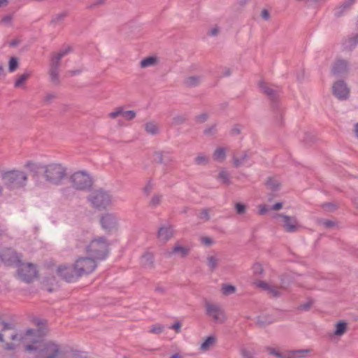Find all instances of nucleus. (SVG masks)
Here are the masks:
<instances>
[{
  "instance_id": "obj_5",
  "label": "nucleus",
  "mask_w": 358,
  "mask_h": 358,
  "mask_svg": "<svg viewBox=\"0 0 358 358\" xmlns=\"http://www.w3.org/2000/svg\"><path fill=\"white\" fill-rule=\"evenodd\" d=\"M87 251L93 259H101L108 253V244L103 238L94 239L87 246Z\"/></svg>"
},
{
  "instance_id": "obj_40",
  "label": "nucleus",
  "mask_w": 358,
  "mask_h": 358,
  "mask_svg": "<svg viewBox=\"0 0 358 358\" xmlns=\"http://www.w3.org/2000/svg\"><path fill=\"white\" fill-rule=\"evenodd\" d=\"M262 90L268 95H271L273 93V90H272L267 84L262 85Z\"/></svg>"
},
{
  "instance_id": "obj_12",
  "label": "nucleus",
  "mask_w": 358,
  "mask_h": 358,
  "mask_svg": "<svg viewBox=\"0 0 358 358\" xmlns=\"http://www.w3.org/2000/svg\"><path fill=\"white\" fill-rule=\"evenodd\" d=\"M333 94L339 100L348 99L350 96V90L343 80H337L332 85Z\"/></svg>"
},
{
  "instance_id": "obj_45",
  "label": "nucleus",
  "mask_w": 358,
  "mask_h": 358,
  "mask_svg": "<svg viewBox=\"0 0 358 358\" xmlns=\"http://www.w3.org/2000/svg\"><path fill=\"white\" fill-rule=\"evenodd\" d=\"M308 352H309V350H299V351H296L294 352V355L296 357H303L304 355L308 353Z\"/></svg>"
},
{
  "instance_id": "obj_33",
  "label": "nucleus",
  "mask_w": 358,
  "mask_h": 358,
  "mask_svg": "<svg viewBox=\"0 0 358 358\" xmlns=\"http://www.w3.org/2000/svg\"><path fill=\"white\" fill-rule=\"evenodd\" d=\"M18 67V61L15 57H11L9 61L8 69L10 72L15 71Z\"/></svg>"
},
{
  "instance_id": "obj_27",
  "label": "nucleus",
  "mask_w": 358,
  "mask_h": 358,
  "mask_svg": "<svg viewBox=\"0 0 358 358\" xmlns=\"http://www.w3.org/2000/svg\"><path fill=\"white\" fill-rule=\"evenodd\" d=\"M219 262V259L215 255H210L206 259L207 266L211 269L214 270L217 268Z\"/></svg>"
},
{
  "instance_id": "obj_4",
  "label": "nucleus",
  "mask_w": 358,
  "mask_h": 358,
  "mask_svg": "<svg viewBox=\"0 0 358 358\" xmlns=\"http://www.w3.org/2000/svg\"><path fill=\"white\" fill-rule=\"evenodd\" d=\"M25 334L26 331L18 334L15 328L5 324L0 332V341L2 343V347L6 350H13L20 344L24 345L22 338Z\"/></svg>"
},
{
  "instance_id": "obj_17",
  "label": "nucleus",
  "mask_w": 358,
  "mask_h": 358,
  "mask_svg": "<svg viewBox=\"0 0 358 358\" xmlns=\"http://www.w3.org/2000/svg\"><path fill=\"white\" fill-rule=\"evenodd\" d=\"M253 284L256 287H258L262 290L268 291V293L273 296H277L280 294V292L277 290L276 288L273 287L272 285H269L265 281L256 280L253 282Z\"/></svg>"
},
{
  "instance_id": "obj_39",
  "label": "nucleus",
  "mask_w": 358,
  "mask_h": 358,
  "mask_svg": "<svg viewBox=\"0 0 358 358\" xmlns=\"http://www.w3.org/2000/svg\"><path fill=\"white\" fill-rule=\"evenodd\" d=\"M235 208L238 214H243L246 210L245 206L241 203H236L235 206Z\"/></svg>"
},
{
  "instance_id": "obj_29",
  "label": "nucleus",
  "mask_w": 358,
  "mask_h": 358,
  "mask_svg": "<svg viewBox=\"0 0 358 358\" xmlns=\"http://www.w3.org/2000/svg\"><path fill=\"white\" fill-rule=\"evenodd\" d=\"M217 178L218 180L224 183V184H229V175L228 173V172L225 170H222L218 176H217Z\"/></svg>"
},
{
  "instance_id": "obj_10",
  "label": "nucleus",
  "mask_w": 358,
  "mask_h": 358,
  "mask_svg": "<svg viewBox=\"0 0 358 358\" xmlns=\"http://www.w3.org/2000/svg\"><path fill=\"white\" fill-rule=\"evenodd\" d=\"M65 174L64 167L59 164H49L45 168V178L54 183L59 182L65 176Z\"/></svg>"
},
{
  "instance_id": "obj_11",
  "label": "nucleus",
  "mask_w": 358,
  "mask_h": 358,
  "mask_svg": "<svg viewBox=\"0 0 358 358\" xmlns=\"http://www.w3.org/2000/svg\"><path fill=\"white\" fill-rule=\"evenodd\" d=\"M71 182L73 186L78 189H84L91 186L92 179L85 172H77L72 175Z\"/></svg>"
},
{
  "instance_id": "obj_47",
  "label": "nucleus",
  "mask_w": 358,
  "mask_h": 358,
  "mask_svg": "<svg viewBox=\"0 0 358 358\" xmlns=\"http://www.w3.org/2000/svg\"><path fill=\"white\" fill-rule=\"evenodd\" d=\"M207 119V115L206 114H201L197 117L198 122H202L206 121Z\"/></svg>"
},
{
  "instance_id": "obj_7",
  "label": "nucleus",
  "mask_w": 358,
  "mask_h": 358,
  "mask_svg": "<svg viewBox=\"0 0 358 358\" xmlns=\"http://www.w3.org/2000/svg\"><path fill=\"white\" fill-rule=\"evenodd\" d=\"M275 217L279 219L280 226L286 232L294 233L302 228V225L296 217L280 213L275 215Z\"/></svg>"
},
{
  "instance_id": "obj_46",
  "label": "nucleus",
  "mask_w": 358,
  "mask_h": 358,
  "mask_svg": "<svg viewBox=\"0 0 358 358\" xmlns=\"http://www.w3.org/2000/svg\"><path fill=\"white\" fill-rule=\"evenodd\" d=\"M152 189V185L150 183H148V185H145L143 190L146 194H148L151 192Z\"/></svg>"
},
{
  "instance_id": "obj_57",
  "label": "nucleus",
  "mask_w": 358,
  "mask_h": 358,
  "mask_svg": "<svg viewBox=\"0 0 358 358\" xmlns=\"http://www.w3.org/2000/svg\"><path fill=\"white\" fill-rule=\"evenodd\" d=\"M324 224H325V225H326V226H327V227H330V226H331V225H332V223H331V222H329V221H327V222H325V223H324Z\"/></svg>"
},
{
  "instance_id": "obj_8",
  "label": "nucleus",
  "mask_w": 358,
  "mask_h": 358,
  "mask_svg": "<svg viewBox=\"0 0 358 358\" xmlns=\"http://www.w3.org/2000/svg\"><path fill=\"white\" fill-rule=\"evenodd\" d=\"M204 307L206 315L214 322L222 324L227 320L224 310L218 304L206 302Z\"/></svg>"
},
{
  "instance_id": "obj_2",
  "label": "nucleus",
  "mask_w": 358,
  "mask_h": 358,
  "mask_svg": "<svg viewBox=\"0 0 358 358\" xmlns=\"http://www.w3.org/2000/svg\"><path fill=\"white\" fill-rule=\"evenodd\" d=\"M89 201L92 206L100 212V223L105 230H110L111 225V216L110 213H102L110 206L111 196L109 191L102 188L94 190L89 196Z\"/></svg>"
},
{
  "instance_id": "obj_58",
  "label": "nucleus",
  "mask_w": 358,
  "mask_h": 358,
  "mask_svg": "<svg viewBox=\"0 0 358 358\" xmlns=\"http://www.w3.org/2000/svg\"><path fill=\"white\" fill-rule=\"evenodd\" d=\"M124 358H127V357H124Z\"/></svg>"
},
{
  "instance_id": "obj_28",
  "label": "nucleus",
  "mask_w": 358,
  "mask_h": 358,
  "mask_svg": "<svg viewBox=\"0 0 358 358\" xmlns=\"http://www.w3.org/2000/svg\"><path fill=\"white\" fill-rule=\"evenodd\" d=\"M226 156V150L223 148H219L215 150L213 154V158L215 160L222 162Z\"/></svg>"
},
{
  "instance_id": "obj_56",
  "label": "nucleus",
  "mask_w": 358,
  "mask_h": 358,
  "mask_svg": "<svg viewBox=\"0 0 358 358\" xmlns=\"http://www.w3.org/2000/svg\"><path fill=\"white\" fill-rule=\"evenodd\" d=\"M355 131L356 136L358 137V123L355 126Z\"/></svg>"
},
{
  "instance_id": "obj_6",
  "label": "nucleus",
  "mask_w": 358,
  "mask_h": 358,
  "mask_svg": "<svg viewBox=\"0 0 358 358\" xmlns=\"http://www.w3.org/2000/svg\"><path fill=\"white\" fill-rule=\"evenodd\" d=\"M3 180L5 185L10 188L23 187L27 180L26 174L19 171H10L3 175Z\"/></svg>"
},
{
  "instance_id": "obj_9",
  "label": "nucleus",
  "mask_w": 358,
  "mask_h": 358,
  "mask_svg": "<svg viewBox=\"0 0 358 358\" xmlns=\"http://www.w3.org/2000/svg\"><path fill=\"white\" fill-rule=\"evenodd\" d=\"M18 277L23 281L31 282L37 276V271L35 265L30 263H22L16 266Z\"/></svg>"
},
{
  "instance_id": "obj_55",
  "label": "nucleus",
  "mask_w": 358,
  "mask_h": 358,
  "mask_svg": "<svg viewBox=\"0 0 358 358\" xmlns=\"http://www.w3.org/2000/svg\"><path fill=\"white\" fill-rule=\"evenodd\" d=\"M170 358H181V356L179 354H176L172 355Z\"/></svg>"
},
{
  "instance_id": "obj_44",
  "label": "nucleus",
  "mask_w": 358,
  "mask_h": 358,
  "mask_svg": "<svg viewBox=\"0 0 358 358\" xmlns=\"http://www.w3.org/2000/svg\"><path fill=\"white\" fill-rule=\"evenodd\" d=\"M261 16L264 20H268L269 18V13L267 10H263L261 12Z\"/></svg>"
},
{
  "instance_id": "obj_25",
  "label": "nucleus",
  "mask_w": 358,
  "mask_h": 358,
  "mask_svg": "<svg viewBox=\"0 0 358 358\" xmlns=\"http://www.w3.org/2000/svg\"><path fill=\"white\" fill-rule=\"evenodd\" d=\"M347 331V323L340 321L335 325L334 335L337 336H343Z\"/></svg>"
},
{
  "instance_id": "obj_14",
  "label": "nucleus",
  "mask_w": 358,
  "mask_h": 358,
  "mask_svg": "<svg viewBox=\"0 0 358 358\" xmlns=\"http://www.w3.org/2000/svg\"><path fill=\"white\" fill-rule=\"evenodd\" d=\"M0 259L8 266H16L20 262L19 257L10 248L5 249L1 252Z\"/></svg>"
},
{
  "instance_id": "obj_48",
  "label": "nucleus",
  "mask_w": 358,
  "mask_h": 358,
  "mask_svg": "<svg viewBox=\"0 0 358 358\" xmlns=\"http://www.w3.org/2000/svg\"><path fill=\"white\" fill-rule=\"evenodd\" d=\"M282 207V203H276L275 204L273 205V206L272 207V209L275 210H278L281 209Z\"/></svg>"
},
{
  "instance_id": "obj_53",
  "label": "nucleus",
  "mask_w": 358,
  "mask_h": 358,
  "mask_svg": "<svg viewBox=\"0 0 358 358\" xmlns=\"http://www.w3.org/2000/svg\"><path fill=\"white\" fill-rule=\"evenodd\" d=\"M356 0H346L345 1V3L348 5V6H350L351 4H352Z\"/></svg>"
},
{
  "instance_id": "obj_54",
  "label": "nucleus",
  "mask_w": 358,
  "mask_h": 358,
  "mask_svg": "<svg viewBox=\"0 0 358 358\" xmlns=\"http://www.w3.org/2000/svg\"><path fill=\"white\" fill-rule=\"evenodd\" d=\"M269 353H270V354H272V355H275L276 356H279V355H279V353H278V352H276L275 350H270Z\"/></svg>"
},
{
  "instance_id": "obj_42",
  "label": "nucleus",
  "mask_w": 358,
  "mask_h": 358,
  "mask_svg": "<svg viewBox=\"0 0 358 358\" xmlns=\"http://www.w3.org/2000/svg\"><path fill=\"white\" fill-rule=\"evenodd\" d=\"M258 210L259 215H264L268 212V209L266 205H259L258 206Z\"/></svg>"
},
{
  "instance_id": "obj_15",
  "label": "nucleus",
  "mask_w": 358,
  "mask_h": 358,
  "mask_svg": "<svg viewBox=\"0 0 358 358\" xmlns=\"http://www.w3.org/2000/svg\"><path fill=\"white\" fill-rule=\"evenodd\" d=\"M135 117L136 113L134 110H127L124 107H118L113 110V120L115 121H120V118H122L124 122H128Z\"/></svg>"
},
{
  "instance_id": "obj_34",
  "label": "nucleus",
  "mask_w": 358,
  "mask_h": 358,
  "mask_svg": "<svg viewBox=\"0 0 358 358\" xmlns=\"http://www.w3.org/2000/svg\"><path fill=\"white\" fill-rule=\"evenodd\" d=\"M60 358H81L80 355L73 351H65L62 352V355Z\"/></svg>"
},
{
  "instance_id": "obj_49",
  "label": "nucleus",
  "mask_w": 358,
  "mask_h": 358,
  "mask_svg": "<svg viewBox=\"0 0 358 358\" xmlns=\"http://www.w3.org/2000/svg\"><path fill=\"white\" fill-rule=\"evenodd\" d=\"M243 358H253L252 355L248 352H243Z\"/></svg>"
},
{
  "instance_id": "obj_18",
  "label": "nucleus",
  "mask_w": 358,
  "mask_h": 358,
  "mask_svg": "<svg viewBox=\"0 0 358 358\" xmlns=\"http://www.w3.org/2000/svg\"><path fill=\"white\" fill-rule=\"evenodd\" d=\"M190 251V248L186 245L179 243L176 244L171 251L169 252V255H176L179 257H184L187 256Z\"/></svg>"
},
{
  "instance_id": "obj_23",
  "label": "nucleus",
  "mask_w": 358,
  "mask_h": 358,
  "mask_svg": "<svg viewBox=\"0 0 358 358\" xmlns=\"http://www.w3.org/2000/svg\"><path fill=\"white\" fill-rule=\"evenodd\" d=\"M347 70V64L345 61L339 60L334 66L332 71L334 74H340L345 72Z\"/></svg>"
},
{
  "instance_id": "obj_20",
  "label": "nucleus",
  "mask_w": 358,
  "mask_h": 358,
  "mask_svg": "<svg viewBox=\"0 0 358 358\" xmlns=\"http://www.w3.org/2000/svg\"><path fill=\"white\" fill-rule=\"evenodd\" d=\"M159 62V59L157 56H148L146 57H144L141 62H140V66L142 69H146L149 67H154L158 65Z\"/></svg>"
},
{
  "instance_id": "obj_3",
  "label": "nucleus",
  "mask_w": 358,
  "mask_h": 358,
  "mask_svg": "<svg viewBox=\"0 0 358 358\" xmlns=\"http://www.w3.org/2000/svg\"><path fill=\"white\" fill-rule=\"evenodd\" d=\"M96 267L95 259L90 258H80L75 264L74 268L65 265L57 268V274L68 282L74 280L76 275L80 276L92 272Z\"/></svg>"
},
{
  "instance_id": "obj_1",
  "label": "nucleus",
  "mask_w": 358,
  "mask_h": 358,
  "mask_svg": "<svg viewBox=\"0 0 358 358\" xmlns=\"http://www.w3.org/2000/svg\"><path fill=\"white\" fill-rule=\"evenodd\" d=\"M22 339L24 350L35 352L36 358H60L62 355L56 343L43 341L38 330L27 329Z\"/></svg>"
},
{
  "instance_id": "obj_19",
  "label": "nucleus",
  "mask_w": 358,
  "mask_h": 358,
  "mask_svg": "<svg viewBox=\"0 0 358 358\" xmlns=\"http://www.w3.org/2000/svg\"><path fill=\"white\" fill-rule=\"evenodd\" d=\"M217 337L214 335L207 336L200 345V350L202 352H207L213 348L217 343Z\"/></svg>"
},
{
  "instance_id": "obj_38",
  "label": "nucleus",
  "mask_w": 358,
  "mask_h": 358,
  "mask_svg": "<svg viewBox=\"0 0 358 358\" xmlns=\"http://www.w3.org/2000/svg\"><path fill=\"white\" fill-rule=\"evenodd\" d=\"M25 167L31 171H35L38 169V164L32 162H27L25 164Z\"/></svg>"
},
{
  "instance_id": "obj_31",
  "label": "nucleus",
  "mask_w": 358,
  "mask_h": 358,
  "mask_svg": "<svg viewBox=\"0 0 358 358\" xmlns=\"http://www.w3.org/2000/svg\"><path fill=\"white\" fill-rule=\"evenodd\" d=\"M222 292L225 295L231 294L236 292V287L231 285H223Z\"/></svg>"
},
{
  "instance_id": "obj_26",
  "label": "nucleus",
  "mask_w": 358,
  "mask_h": 358,
  "mask_svg": "<svg viewBox=\"0 0 358 358\" xmlns=\"http://www.w3.org/2000/svg\"><path fill=\"white\" fill-rule=\"evenodd\" d=\"M145 131L150 134H155L159 131V126L154 122H149L145 124Z\"/></svg>"
},
{
  "instance_id": "obj_36",
  "label": "nucleus",
  "mask_w": 358,
  "mask_h": 358,
  "mask_svg": "<svg viewBox=\"0 0 358 358\" xmlns=\"http://www.w3.org/2000/svg\"><path fill=\"white\" fill-rule=\"evenodd\" d=\"M252 271L255 275H259L263 273V266L259 263H256L252 266Z\"/></svg>"
},
{
  "instance_id": "obj_52",
  "label": "nucleus",
  "mask_w": 358,
  "mask_h": 358,
  "mask_svg": "<svg viewBox=\"0 0 358 358\" xmlns=\"http://www.w3.org/2000/svg\"><path fill=\"white\" fill-rule=\"evenodd\" d=\"M7 4V0H0V7L5 6Z\"/></svg>"
},
{
  "instance_id": "obj_21",
  "label": "nucleus",
  "mask_w": 358,
  "mask_h": 358,
  "mask_svg": "<svg viewBox=\"0 0 358 358\" xmlns=\"http://www.w3.org/2000/svg\"><path fill=\"white\" fill-rule=\"evenodd\" d=\"M154 255L150 252H145L140 259V263L143 266H150L152 265Z\"/></svg>"
},
{
  "instance_id": "obj_43",
  "label": "nucleus",
  "mask_w": 358,
  "mask_h": 358,
  "mask_svg": "<svg viewBox=\"0 0 358 358\" xmlns=\"http://www.w3.org/2000/svg\"><path fill=\"white\" fill-rule=\"evenodd\" d=\"M169 328L175 330L176 333H179L180 331L181 324L179 322H176L173 325L169 327Z\"/></svg>"
},
{
  "instance_id": "obj_32",
  "label": "nucleus",
  "mask_w": 358,
  "mask_h": 358,
  "mask_svg": "<svg viewBox=\"0 0 358 358\" xmlns=\"http://www.w3.org/2000/svg\"><path fill=\"white\" fill-rule=\"evenodd\" d=\"M200 81V78L196 76H190L186 78L185 84L189 86L197 85Z\"/></svg>"
},
{
  "instance_id": "obj_51",
  "label": "nucleus",
  "mask_w": 358,
  "mask_h": 358,
  "mask_svg": "<svg viewBox=\"0 0 358 358\" xmlns=\"http://www.w3.org/2000/svg\"><path fill=\"white\" fill-rule=\"evenodd\" d=\"M196 160L197 163L201 164L203 162H206V159L203 157H198Z\"/></svg>"
},
{
  "instance_id": "obj_35",
  "label": "nucleus",
  "mask_w": 358,
  "mask_h": 358,
  "mask_svg": "<svg viewBox=\"0 0 358 358\" xmlns=\"http://www.w3.org/2000/svg\"><path fill=\"white\" fill-rule=\"evenodd\" d=\"M161 201H162V196L156 194L152 197V199L150 201V205L152 207H155V206H158L159 204H160Z\"/></svg>"
},
{
  "instance_id": "obj_24",
  "label": "nucleus",
  "mask_w": 358,
  "mask_h": 358,
  "mask_svg": "<svg viewBox=\"0 0 358 358\" xmlns=\"http://www.w3.org/2000/svg\"><path fill=\"white\" fill-rule=\"evenodd\" d=\"M248 156L247 154H242L240 156H234L233 159V164L236 167L246 165Z\"/></svg>"
},
{
  "instance_id": "obj_30",
  "label": "nucleus",
  "mask_w": 358,
  "mask_h": 358,
  "mask_svg": "<svg viewBox=\"0 0 358 358\" xmlns=\"http://www.w3.org/2000/svg\"><path fill=\"white\" fill-rule=\"evenodd\" d=\"M164 329V327L162 324H154L150 328L148 332L153 334H159L163 332Z\"/></svg>"
},
{
  "instance_id": "obj_41",
  "label": "nucleus",
  "mask_w": 358,
  "mask_h": 358,
  "mask_svg": "<svg viewBox=\"0 0 358 358\" xmlns=\"http://www.w3.org/2000/svg\"><path fill=\"white\" fill-rule=\"evenodd\" d=\"M220 31V29L217 26H214L208 31V34L210 36H216Z\"/></svg>"
},
{
  "instance_id": "obj_37",
  "label": "nucleus",
  "mask_w": 358,
  "mask_h": 358,
  "mask_svg": "<svg viewBox=\"0 0 358 358\" xmlns=\"http://www.w3.org/2000/svg\"><path fill=\"white\" fill-rule=\"evenodd\" d=\"M200 241L201 243L206 246H210L213 243V239L208 236H202L201 237Z\"/></svg>"
},
{
  "instance_id": "obj_22",
  "label": "nucleus",
  "mask_w": 358,
  "mask_h": 358,
  "mask_svg": "<svg viewBox=\"0 0 358 358\" xmlns=\"http://www.w3.org/2000/svg\"><path fill=\"white\" fill-rule=\"evenodd\" d=\"M31 73L25 72L21 75H19L15 82L14 86L16 88L23 87L24 86V83L27 80L30 78Z\"/></svg>"
},
{
  "instance_id": "obj_13",
  "label": "nucleus",
  "mask_w": 358,
  "mask_h": 358,
  "mask_svg": "<svg viewBox=\"0 0 358 358\" xmlns=\"http://www.w3.org/2000/svg\"><path fill=\"white\" fill-rule=\"evenodd\" d=\"M71 49L69 48H65L64 50H59L58 52L52 55L51 59V66L50 69V74L52 80H57V66L59 64V60L64 57Z\"/></svg>"
},
{
  "instance_id": "obj_50",
  "label": "nucleus",
  "mask_w": 358,
  "mask_h": 358,
  "mask_svg": "<svg viewBox=\"0 0 358 358\" xmlns=\"http://www.w3.org/2000/svg\"><path fill=\"white\" fill-rule=\"evenodd\" d=\"M117 122V124L120 126V127H122V126H124L127 124V122H124L123 119L122 118H120V121H115Z\"/></svg>"
},
{
  "instance_id": "obj_16",
  "label": "nucleus",
  "mask_w": 358,
  "mask_h": 358,
  "mask_svg": "<svg viewBox=\"0 0 358 358\" xmlns=\"http://www.w3.org/2000/svg\"><path fill=\"white\" fill-rule=\"evenodd\" d=\"M173 235V230L171 227L164 226L159 229L157 238L160 242L168 241Z\"/></svg>"
}]
</instances>
